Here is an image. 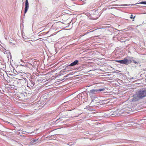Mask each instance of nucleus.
<instances>
[{
    "label": "nucleus",
    "mask_w": 146,
    "mask_h": 146,
    "mask_svg": "<svg viewBox=\"0 0 146 146\" xmlns=\"http://www.w3.org/2000/svg\"><path fill=\"white\" fill-rule=\"evenodd\" d=\"M23 39H24V40L25 41H26V38H23Z\"/></svg>",
    "instance_id": "obj_17"
},
{
    "label": "nucleus",
    "mask_w": 146,
    "mask_h": 146,
    "mask_svg": "<svg viewBox=\"0 0 146 146\" xmlns=\"http://www.w3.org/2000/svg\"><path fill=\"white\" fill-rule=\"evenodd\" d=\"M83 93H82V94H79L77 96H76V97L77 98H80V97H82V95H83Z\"/></svg>",
    "instance_id": "obj_11"
},
{
    "label": "nucleus",
    "mask_w": 146,
    "mask_h": 146,
    "mask_svg": "<svg viewBox=\"0 0 146 146\" xmlns=\"http://www.w3.org/2000/svg\"><path fill=\"white\" fill-rule=\"evenodd\" d=\"M21 54H22V55L23 54V53H22V52L21 53Z\"/></svg>",
    "instance_id": "obj_18"
},
{
    "label": "nucleus",
    "mask_w": 146,
    "mask_h": 146,
    "mask_svg": "<svg viewBox=\"0 0 146 146\" xmlns=\"http://www.w3.org/2000/svg\"><path fill=\"white\" fill-rule=\"evenodd\" d=\"M29 7V4L28 0H26L25 2V13L27 12Z\"/></svg>",
    "instance_id": "obj_4"
},
{
    "label": "nucleus",
    "mask_w": 146,
    "mask_h": 146,
    "mask_svg": "<svg viewBox=\"0 0 146 146\" xmlns=\"http://www.w3.org/2000/svg\"><path fill=\"white\" fill-rule=\"evenodd\" d=\"M78 60H75L74 62L71 63L70 64L68 65L66 67H67L68 66H72L75 65H76L77 64H78Z\"/></svg>",
    "instance_id": "obj_5"
},
{
    "label": "nucleus",
    "mask_w": 146,
    "mask_h": 146,
    "mask_svg": "<svg viewBox=\"0 0 146 146\" xmlns=\"http://www.w3.org/2000/svg\"><path fill=\"white\" fill-rule=\"evenodd\" d=\"M133 16L132 15H131V16L130 17V19H132L133 18L134 19V18L135 17V16H134V17H133Z\"/></svg>",
    "instance_id": "obj_14"
},
{
    "label": "nucleus",
    "mask_w": 146,
    "mask_h": 146,
    "mask_svg": "<svg viewBox=\"0 0 146 146\" xmlns=\"http://www.w3.org/2000/svg\"><path fill=\"white\" fill-rule=\"evenodd\" d=\"M127 59V62L129 64V63L131 62H133L135 64H137V62L135 61L134 59V58L132 57H126Z\"/></svg>",
    "instance_id": "obj_3"
},
{
    "label": "nucleus",
    "mask_w": 146,
    "mask_h": 146,
    "mask_svg": "<svg viewBox=\"0 0 146 146\" xmlns=\"http://www.w3.org/2000/svg\"><path fill=\"white\" fill-rule=\"evenodd\" d=\"M110 127H112V128H116L117 127H122V126L117 124L113 123L111 125Z\"/></svg>",
    "instance_id": "obj_6"
},
{
    "label": "nucleus",
    "mask_w": 146,
    "mask_h": 146,
    "mask_svg": "<svg viewBox=\"0 0 146 146\" xmlns=\"http://www.w3.org/2000/svg\"><path fill=\"white\" fill-rule=\"evenodd\" d=\"M66 68H64V69L63 70H65V71H66V72L68 71V70H67V71L66 70Z\"/></svg>",
    "instance_id": "obj_16"
},
{
    "label": "nucleus",
    "mask_w": 146,
    "mask_h": 146,
    "mask_svg": "<svg viewBox=\"0 0 146 146\" xmlns=\"http://www.w3.org/2000/svg\"><path fill=\"white\" fill-rule=\"evenodd\" d=\"M134 97L137 96L138 98H142L146 96V89L138 91L136 94L134 96Z\"/></svg>",
    "instance_id": "obj_1"
},
{
    "label": "nucleus",
    "mask_w": 146,
    "mask_h": 146,
    "mask_svg": "<svg viewBox=\"0 0 146 146\" xmlns=\"http://www.w3.org/2000/svg\"><path fill=\"white\" fill-rule=\"evenodd\" d=\"M139 3L141 4H146V1H142L140 3Z\"/></svg>",
    "instance_id": "obj_13"
},
{
    "label": "nucleus",
    "mask_w": 146,
    "mask_h": 146,
    "mask_svg": "<svg viewBox=\"0 0 146 146\" xmlns=\"http://www.w3.org/2000/svg\"><path fill=\"white\" fill-rule=\"evenodd\" d=\"M60 118L59 119H58L56 121H57V122H59L61 120H60Z\"/></svg>",
    "instance_id": "obj_15"
},
{
    "label": "nucleus",
    "mask_w": 146,
    "mask_h": 146,
    "mask_svg": "<svg viewBox=\"0 0 146 146\" xmlns=\"http://www.w3.org/2000/svg\"><path fill=\"white\" fill-rule=\"evenodd\" d=\"M20 65L24 67H30V66L31 65V64L30 63H23L22 64H21Z\"/></svg>",
    "instance_id": "obj_7"
},
{
    "label": "nucleus",
    "mask_w": 146,
    "mask_h": 146,
    "mask_svg": "<svg viewBox=\"0 0 146 146\" xmlns=\"http://www.w3.org/2000/svg\"><path fill=\"white\" fill-rule=\"evenodd\" d=\"M38 141V139H31V142L32 143H34L37 142V141Z\"/></svg>",
    "instance_id": "obj_10"
},
{
    "label": "nucleus",
    "mask_w": 146,
    "mask_h": 146,
    "mask_svg": "<svg viewBox=\"0 0 146 146\" xmlns=\"http://www.w3.org/2000/svg\"><path fill=\"white\" fill-rule=\"evenodd\" d=\"M97 103L96 101L95 100H92L91 102V104L92 106H95L96 105V103Z\"/></svg>",
    "instance_id": "obj_9"
},
{
    "label": "nucleus",
    "mask_w": 146,
    "mask_h": 146,
    "mask_svg": "<svg viewBox=\"0 0 146 146\" xmlns=\"http://www.w3.org/2000/svg\"><path fill=\"white\" fill-rule=\"evenodd\" d=\"M115 61L117 62H118L120 64H122V60H116Z\"/></svg>",
    "instance_id": "obj_12"
},
{
    "label": "nucleus",
    "mask_w": 146,
    "mask_h": 146,
    "mask_svg": "<svg viewBox=\"0 0 146 146\" xmlns=\"http://www.w3.org/2000/svg\"><path fill=\"white\" fill-rule=\"evenodd\" d=\"M121 64H125L126 65L128 64L126 58H125L124 59L122 60Z\"/></svg>",
    "instance_id": "obj_8"
},
{
    "label": "nucleus",
    "mask_w": 146,
    "mask_h": 146,
    "mask_svg": "<svg viewBox=\"0 0 146 146\" xmlns=\"http://www.w3.org/2000/svg\"><path fill=\"white\" fill-rule=\"evenodd\" d=\"M21 61H22V60H21Z\"/></svg>",
    "instance_id": "obj_19"
},
{
    "label": "nucleus",
    "mask_w": 146,
    "mask_h": 146,
    "mask_svg": "<svg viewBox=\"0 0 146 146\" xmlns=\"http://www.w3.org/2000/svg\"><path fill=\"white\" fill-rule=\"evenodd\" d=\"M105 90V89L104 88L99 89H93L90 90V95H92L93 94H96L100 92H103Z\"/></svg>",
    "instance_id": "obj_2"
}]
</instances>
